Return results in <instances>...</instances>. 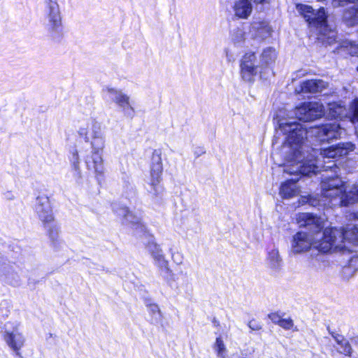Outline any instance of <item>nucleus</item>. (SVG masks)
<instances>
[{"label":"nucleus","mask_w":358,"mask_h":358,"mask_svg":"<svg viewBox=\"0 0 358 358\" xmlns=\"http://www.w3.org/2000/svg\"><path fill=\"white\" fill-rule=\"evenodd\" d=\"M323 239L315 245L312 251V255L318 256V252H330L335 245L337 237L341 241H346L355 245H358V227L355 225H348L345 228H326L322 233Z\"/></svg>","instance_id":"obj_5"},{"label":"nucleus","mask_w":358,"mask_h":358,"mask_svg":"<svg viewBox=\"0 0 358 358\" xmlns=\"http://www.w3.org/2000/svg\"><path fill=\"white\" fill-rule=\"evenodd\" d=\"M279 127L286 135L283 149L286 151V164L283 172L296 176L282 183L280 194L283 199H289L296 192V182L301 176H310L320 171L318 159L314 155H308L306 158L302 152V145L306 138L307 131L303 126L296 122H280Z\"/></svg>","instance_id":"obj_1"},{"label":"nucleus","mask_w":358,"mask_h":358,"mask_svg":"<svg viewBox=\"0 0 358 358\" xmlns=\"http://www.w3.org/2000/svg\"><path fill=\"white\" fill-rule=\"evenodd\" d=\"M147 248L155 260V265L159 268L160 275L171 286L176 281L175 274L169 267V262L165 259L162 250L155 242L152 236H150Z\"/></svg>","instance_id":"obj_9"},{"label":"nucleus","mask_w":358,"mask_h":358,"mask_svg":"<svg viewBox=\"0 0 358 358\" xmlns=\"http://www.w3.org/2000/svg\"><path fill=\"white\" fill-rule=\"evenodd\" d=\"M31 283V279L29 278V279H28V284L30 285Z\"/></svg>","instance_id":"obj_49"},{"label":"nucleus","mask_w":358,"mask_h":358,"mask_svg":"<svg viewBox=\"0 0 358 358\" xmlns=\"http://www.w3.org/2000/svg\"><path fill=\"white\" fill-rule=\"evenodd\" d=\"M277 57L275 50L273 48L268 47L264 49L260 55L259 64L261 69L264 73L273 74L271 65L275 62Z\"/></svg>","instance_id":"obj_19"},{"label":"nucleus","mask_w":358,"mask_h":358,"mask_svg":"<svg viewBox=\"0 0 358 358\" xmlns=\"http://www.w3.org/2000/svg\"><path fill=\"white\" fill-rule=\"evenodd\" d=\"M213 323L215 324V326L219 325V322L215 318L213 319Z\"/></svg>","instance_id":"obj_48"},{"label":"nucleus","mask_w":358,"mask_h":358,"mask_svg":"<svg viewBox=\"0 0 358 358\" xmlns=\"http://www.w3.org/2000/svg\"><path fill=\"white\" fill-rule=\"evenodd\" d=\"M296 8L308 25L317 29L318 38L323 44L331 45L336 41V31L328 25L327 15L323 7L315 10L310 6L298 4Z\"/></svg>","instance_id":"obj_3"},{"label":"nucleus","mask_w":358,"mask_h":358,"mask_svg":"<svg viewBox=\"0 0 358 358\" xmlns=\"http://www.w3.org/2000/svg\"><path fill=\"white\" fill-rule=\"evenodd\" d=\"M315 241L313 243V237L310 234L303 231H299L292 237V250L295 254L301 253L310 250V257L317 261H324V255L327 252L320 251L318 256L312 255V251L315 248V245L323 239V236L321 238H314Z\"/></svg>","instance_id":"obj_8"},{"label":"nucleus","mask_w":358,"mask_h":358,"mask_svg":"<svg viewBox=\"0 0 358 358\" xmlns=\"http://www.w3.org/2000/svg\"><path fill=\"white\" fill-rule=\"evenodd\" d=\"M301 202L302 203H308L313 207H316L320 205V200L317 197L311 195L302 196Z\"/></svg>","instance_id":"obj_34"},{"label":"nucleus","mask_w":358,"mask_h":358,"mask_svg":"<svg viewBox=\"0 0 358 358\" xmlns=\"http://www.w3.org/2000/svg\"><path fill=\"white\" fill-rule=\"evenodd\" d=\"M328 110L329 117L334 119H342L347 115L346 108L341 103H329Z\"/></svg>","instance_id":"obj_26"},{"label":"nucleus","mask_w":358,"mask_h":358,"mask_svg":"<svg viewBox=\"0 0 358 358\" xmlns=\"http://www.w3.org/2000/svg\"><path fill=\"white\" fill-rule=\"evenodd\" d=\"M34 209L38 219L43 222L44 227H48V224L55 220L52 208L48 196L38 195L36 198Z\"/></svg>","instance_id":"obj_14"},{"label":"nucleus","mask_w":358,"mask_h":358,"mask_svg":"<svg viewBox=\"0 0 358 358\" xmlns=\"http://www.w3.org/2000/svg\"><path fill=\"white\" fill-rule=\"evenodd\" d=\"M328 86L329 83L321 79L307 80L301 84V91L303 93H318L322 92Z\"/></svg>","instance_id":"obj_21"},{"label":"nucleus","mask_w":358,"mask_h":358,"mask_svg":"<svg viewBox=\"0 0 358 358\" xmlns=\"http://www.w3.org/2000/svg\"><path fill=\"white\" fill-rule=\"evenodd\" d=\"M297 222L300 227H308L309 230L317 236L321 238L322 233L324 231L323 222L321 217L310 213H302L299 214L297 217Z\"/></svg>","instance_id":"obj_15"},{"label":"nucleus","mask_w":358,"mask_h":358,"mask_svg":"<svg viewBox=\"0 0 358 358\" xmlns=\"http://www.w3.org/2000/svg\"><path fill=\"white\" fill-rule=\"evenodd\" d=\"M252 1L255 3H268L270 0H239L234 5V11L236 16L241 18H247L252 12Z\"/></svg>","instance_id":"obj_18"},{"label":"nucleus","mask_w":358,"mask_h":358,"mask_svg":"<svg viewBox=\"0 0 358 358\" xmlns=\"http://www.w3.org/2000/svg\"><path fill=\"white\" fill-rule=\"evenodd\" d=\"M205 153H206V150H205L204 148H203V147H196L194 150V154L196 158H198L199 157H200L201 155H202Z\"/></svg>","instance_id":"obj_45"},{"label":"nucleus","mask_w":358,"mask_h":358,"mask_svg":"<svg viewBox=\"0 0 358 358\" xmlns=\"http://www.w3.org/2000/svg\"><path fill=\"white\" fill-rule=\"evenodd\" d=\"M279 326L285 330H289L294 327V322L291 318L282 319Z\"/></svg>","instance_id":"obj_40"},{"label":"nucleus","mask_w":358,"mask_h":358,"mask_svg":"<svg viewBox=\"0 0 358 358\" xmlns=\"http://www.w3.org/2000/svg\"><path fill=\"white\" fill-rule=\"evenodd\" d=\"M148 312L151 315L150 322L153 324H159L162 322V314L158 306L155 303H150L146 305Z\"/></svg>","instance_id":"obj_27"},{"label":"nucleus","mask_w":358,"mask_h":358,"mask_svg":"<svg viewBox=\"0 0 358 358\" xmlns=\"http://www.w3.org/2000/svg\"><path fill=\"white\" fill-rule=\"evenodd\" d=\"M358 270V256L354 255L348 262V265L343 269L344 275L352 276L356 271Z\"/></svg>","instance_id":"obj_29"},{"label":"nucleus","mask_w":358,"mask_h":358,"mask_svg":"<svg viewBox=\"0 0 358 358\" xmlns=\"http://www.w3.org/2000/svg\"><path fill=\"white\" fill-rule=\"evenodd\" d=\"M348 3L358 4V0H332V6L334 7L344 6Z\"/></svg>","instance_id":"obj_38"},{"label":"nucleus","mask_w":358,"mask_h":358,"mask_svg":"<svg viewBox=\"0 0 358 358\" xmlns=\"http://www.w3.org/2000/svg\"><path fill=\"white\" fill-rule=\"evenodd\" d=\"M327 330L329 333V334L333 337L334 338L335 336H336V334H338L337 333L334 332V331H332L331 329H330V327H327Z\"/></svg>","instance_id":"obj_47"},{"label":"nucleus","mask_w":358,"mask_h":358,"mask_svg":"<svg viewBox=\"0 0 358 358\" xmlns=\"http://www.w3.org/2000/svg\"><path fill=\"white\" fill-rule=\"evenodd\" d=\"M0 279L13 287H17L20 284V275L10 262L0 271Z\"/></svg>","instance_id":"obj_20"},{"label":"nucleus","mask_w":358,"mask_h":358,"mask_svg":"<svg viewBox=\"0 0 358 358\" xmlns=\"http://www.w3.org/2000/svg\"><path fill=\"white\" fill-rule=\"evenodd\" d=\"M105 90L108 99L117 106L124 116L133 118L135 110L130 103L129 96L124 93L122 90L114 87H106Z\"/></svg>","instance_id":"obj_12"},{"label":"nucleus","mask_w":358,"mask_h":358,"mask_svg":"<svg viewBox=\"0 0 358 358\" xmlns=\"http://www.w3.org/2000/svg\"><path fill=\"white\" fill-rule=\"evenodd\" d=\"M341 48L346 49V51L352 55H356L357 52L358 48L354 42L350 41H343L341 44Z\"/></svg>","instance_id":"obj_31"},{"label":"nucleus","mask_w":358,"mask_h":358,"mask_svg":"<svg viewBox=\"0 0 358 358\" xmlns=\"http://www.w3.org/2000/svg\"><path fill=\"white\" fill-rule=\"evenodd\" d=\"M295 114L301 121L312 122L324 115V108L318 102L303 103L296 108Z\"/></svg>","instance_id":"obj_13"},{"label":"nucleus","mask_w":358,"mask_h":358,"mask_svg":"<svg viewBox=\"0 0 358 358\" xmlns=\"http://www.w3.org/2000/svg\"><path fill=\"white\" fill-rule=\"evenodd\" d=\"M343 20L350 27L358 24V4L354 5L344 11Z\"/></svg>","instance_id":"obj_25"},{"label":"nucleus","mask_w":358,"mask_h":358,"mask_svg":"<svg viewBox=\"0 0 358 358\" xmlns=\"http://www.w3.org/2000/svg\"><path fill=\"white\" fill-rule=\"evenodd\" d=\"M45 228L48 230V235L52 247L55 250H58L62 244V241L59 238V227L53 221L48 224V227Z\"/></svg>","instance_id":"obj_24"},{"label":"nucleus","mask_w":358,"mask_h":358,"mask_svg":"<svg viewBox=\"0 0 358 358\" xmlns=\"http://www.w3.org/2000/svg\"><path fill=\"white\" fill-rule=\"evenodd\" d=\"M113 211L118 216L123 217V223L129 224L135 230L136 236L147 235L145 226L142 223V216L140 213H134L124 205L118 202L112 203Z\"/></svg>","instance_id":"obj_10"},{"label":"nucleus","mask_w":358,"mask_h":358,"mask_svg":"<svg viewBox=\"0 0 358 358\" xmlns=\"http://www.w3.org/2000/svg\"><path fill=\"white\" fill-rule=\"evenodd\" d=\"M340 350L339 352L341 354H344L346 356L351 357L352 353V349L349 343V342L346 340L342 343V344H339Z\"/></svg>","instance_id":"obj_35"},{"label":"nucleus","mask_w":358,"mask_h":358,"mask_svg":"<svg viewBox=\"0 0 358 358\" xmlns=\"http://www.w3.org/2000/svg\"><path fill=\"white\" fill-rule=\"evenodd\" d=\"M240 66L241 77L246 82H253L255 76L257 73H259L262 79H266L264 77V73L262 71L254 52L245 54L241 59Z\"/></svg>","instance_id":"obj_11"},{"label":"nucleus","mask_w":358,"mask_h":358,"mask_svg":"<svg viewBox=\"0 0 358 358\" xmlns=\"http://www.w3.org/2000/svg\"><path fill=\"white\" fill-rule=\"evenodd\" d=\"M252 28L257 30V35L262 38H266L269 37L272 32L271 27L266 22L254 23Z\"/></svg>","instance_id":"obj_28"},{"label":"nucleus","mask_w":358,"mask_h":358,"mask_svg":"<svg viewBox=\"0 0 358 358\" xmlns=\"http://www.w3.org/2000/svg\"><path fill=\"white\" fill-rule=\"evenodd\" d=\"M249 328L252 331H258L262 329V325L259 322L255 320H252L248 322Z\"/></svg>","instance_id":"obj_43"},{"label":"nucleus","mask_w":358,"mask_h":358,"mask_svg":"<svg viewBox=\"0 0 358 358\" xmlns=\"http://www.w3.org/2000/svg\"><path fill=\"white\" fill-rule=\"evenodd\" d=\"M334 339L338 345L342 344V343L345 340L343 336L341 334H336V336H334Z\"/></svg>","instance_id":"obj_46"},{"label":"nucleus","mask_w":358,"mask_h":358,"mask_svg":"<svg viewBox=\"0 0 358 358\" xmlns=\"http://www.w3.org/2000/svg\"><path fill=\"white\" fill-rule=\"evenodd\" d=\"M8 262L9 261L7 257L0 252V271H1Z\"/></svg>","instance_id":"obj_44"},{"label":"nucleus","mask_w":358,"mask_h":358,"mask_svg":"<svg viewBox=\"0 0 358 358\" xmlns=\"http://www.w3.org/2000/svg\"><path fill=\"white\" fill-rule=\"evenodd\" d=\"M266 264L273 273H278L280 271L282 266V260L277 249H273L268 252Z\"/></svg>","instance_id":"obj_23"},{"label":"nucleus","mask_w":358,"mask_h":358,"mask_svg":"<svg viewBox=\"0 0 358 358\" xmlns=\"http://www.w3.org/2000/svg\"><path fill=\"white\" fill-rule=\"evenodd\" d=\"M348 114L350 120L353 123L358 124V98L355 99L352 101Z\"/></svg>","instance_id":"obj_30"},{"label":"nucleus","mask_w":358,"mask_h":358,"mask_svg":"<svg viewBox=\"0 0 358 358\" xmlns=\"http://www.w3.org/2000/svg\"><path fill=\"white\" fill-rule=\"evenodd\" d=\"M322 194L327 198L339 197L340 204L342 206L358 203V183L351 186L345 187L342 179L336 176L322 179L321 182Z\"/></svg>","instance_id":"obj_4"},{"label":"nucleus","mask_w":358,"mask_h":358,"mask_svg":"<svg viewBox=\"0 0 358 358\" xmlns=\"http://www.w3.org/2000/svg\"><path fill=\"white\" fill-rule=\"evenodd\" d=\"M214 349L217 352L218 356H221L225 351L226 348L221 337H217L216 338L215 343L214 344Z\"/></svg>","instance_id":"obj_36"},{"label":"nucleus","mask_w":358,"mask_h":358,"mask_svg":"<svg viewBox=\"0 0 358 358\" xmlns=\"http://www.w3.org/2000/svg\"><path fill=\"white\" fill-rule=\"evenodd\" d=\"M72 176L77 185H81L83 183V175L80 166L71 167Z\"/></svg>","instance_id":"obj_33"},{"label":"nucleus","mask_w":358,"mask_h":358,"mask_svg":"<svg viewBox=\"0 0 358 358\" xmlns=\"http://www.w3.org/2000/svg\"><path fill=\"white\" fill-rule=\"evenodd\" d=\"M232 40L237 45H241L245 40V34L242 29H237L232 33Z\"/></svg>","instance_id":"obj_32"},{"label":"nucleus","mask_w":358,"mask_h":358,"mask_svg":"<svg viewBox=\"0 0 358 358\" xmlns=\"http://www.w3.org/2000/svg\"><path fill=\"white\" fill-rule=\"evenodd\" d=\"M78 135L84 138L85 142H90L92 148V155L85 159L86 166L89 170L94 169L99 183L103 178L104 170L102 152L105 147V136L101 125L96 121H93L89 129L80 128Z\"/></svg>","instance_id":"obj_2"},{"label":"nucleus","mask_w":358,"mask_h":358,"mask_svg":"<svg viewBox=\"0 0 358 358\" xmlns=\"http://www.w3.org/2000/svg\"><path fill=\"white\" fill-rule=\"evenodd\" d=\"M3 338L7 345L12 349L17 355L20 356V350L24 345V338L20 334L5 331Z\"/></svg>","instance_id":"obj_22"},{"label":"nucleus","mask_w":358,"mask_h":358,"mask_svg":"<svg viewBox=\"0 0 358 358\" xmlns=\"http://www.w3.org/2000/svg\"><path fill=\"white\" fill-rule=\"evenodd\" d=\"M343 132V129L338 124L330 123L322 124L317 128V136L320 141L329 143L334 139L340 138Z\"/></svg>","instance_id":"obj_16"},{"label":"nucleus","mask_w":358,"mask_h":358,"mask_svg":"<svg viewBox=\"0 0 358 358\" xmlns=\"http://www.w3.org/2000/svg\"><path fill=\"white\" fill-rule=\"evenodd\" d=\"M162 171V150L156 149L154 150L151 159L150 182L146 187L147 191L156 198H161L163 192V187L160 185Z\"/></svg>","instance_id":"obj_7"},{"label":"nucleus","mask_w":358,"mask_h":358,"mask_svg":"<svg viewBox=\"0 0 358 358\" xmlns=\"http://www.w3.org/2000/svg\"><path fill=\"white\" fill-rule=\"evenodd\" d=\"M357 71H358V66H357Z\"/></svg>","instance_id":"obj_50"},{"label":"nucleus","mask_w":358,"mask_h":358,"mask_svg":"<svg viewBox=\"0 0 358 358\" xmlns=\"http://www.w3.org/2000/svg\"><path fill=\"white\" fill-rule=\"evenodd\" d=\"M268 318L275 324H278L280 323L281 320L282 319L281 315H279L278 313H272L268 314Z\"/></svg>","instance_id":"obj_42"},{"label":"nucleus","mask_w":358,"mask_h":358,"mask_svg":"<svg viewBox=\"0 0 358 358\" xmlns=\"http://www.w3.org/2000/svg\"><path fill=\"white\" fill-rule=\"evenodd\" d=\"M7 306L8 302L6 301H3L0 303V316L3 317H7L8 316L10 310H8Z\"/></svg>","instance_id":"obj_41"},{"label":"nucleus","mask_w":358,"mask_h":358,"mask_svg":"<svg viewBox=\"0 0 358 358\" xmlns=\"http://www.w3.org/2000/svg\"><path fill=\"white\" fill-rule=\"evenodd\" d=\"M169 251L171 254L172 260L173 261V262H175L178 265L181 264L183 261L182 255L178 252H173L171 248L169 249Z\"/></svg>","instance_id":"obj_39"},{"label":"nucleus","mask_w":358,"mask_h":358,"mask_svg":"<svg viewBox=\"0 0 358 358\" xmlns=\"http://www.w3.org/2000/svg\"><path fill=\"white\" fill-rule=\"evenodd\" d=\"M355 148V144L351 142L338 143L324 149L323 155L327 158L340 157L348 155L350 152L354 150Z\"/></svg>","instance_id":"obj_17"},{"label":"nucleus","mask_w":358,"mask_h":358,"mask_svg":"<svg viewBox=\"0 0 358 358\" xmlns=\"http://www.w3.org/2000/svg\"><path fill=\"white\" fill-rule=\"evenodd\" d=\"M44 4L48 36L54 42H60L64 37V27L59 6L57 0H44Z\"/></svg>","instance_id":"obj_6"},{"label":"nucleus","mask_w":358,"mask_h":358,"mask_svg":"<svg viewBox=\"0 0 358 358\" xmlns=\"http://www.w3.org/2000/svg\"><path fill=\"white\" fill-rule=\"evenodd\" d=\"M71 167L80 166V159L76 149H73L70 157Z\"/></svg>","instance_id":"obj_37"}]
</instances>
